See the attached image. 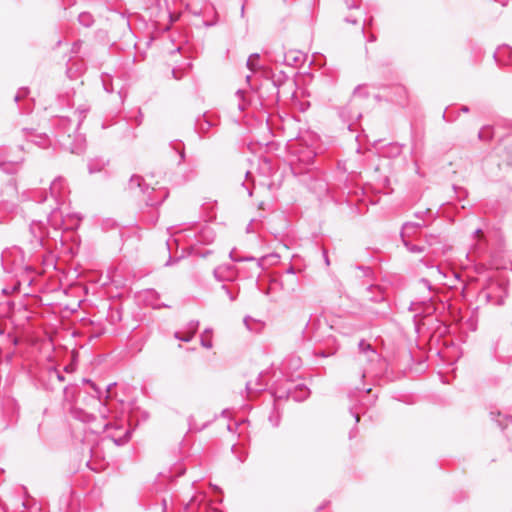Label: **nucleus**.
I'll use <instances>...</instances> for the list:
<instances>
[{
  "label": "nucleus",
  "instance_id": "nucleus-1",
  "mask_svg": "<svg viewBox=\"0 0 512 512\" xmlns=\"http://www.w3.org/2000/svg\"><path fill=\"white\" fill-rule=\"evenodd\" d=\"M502 157L506 165L512 166V149L505 150Z\"/></svg>",
  "mask_w": 512,
  "mask_h": 512
},
{
  "label": "nucleus",
  "instance_id": "nucleus-4",
  "mask_svg": "<svg viewBox=\"0 0 512 512\" xmlns=\"http://www.w3.org/2000/svg\"><path fill=\"white\" fill-rule=\"evenodd\" d=\"M178 18H179V16H178V15H176V16H171V20H172V21H176Z\"/></svg>",
  "mask_w": 512,
  "mask_h": 512
},
{
  "label": "nucleus",
  "instance_id": "nucleus-2",
  "mask_svg": "<svg viewBox=\"0 0 512 512\" xmlns=\"http://www.w3.org/2000/svg\"><path fill=\"white\" fill-rule=\"evenodd\" d=\"M476 237L478 239H482L484 237V234H483L482 230H477L476 231Z\"/></svg>",
  "mask_w": 512,
  "mask_h": 512
},
{
  "label": "nucleus",
  "instance_id": "nucleus-3",
  "mask_svg": "<svg viewBox=\"0 0 512 512\" xmlns=\"http://www.w3.org/2000/svg\"><path fill=\"white\" fill-rule=\"evenodd\" d=\"M247 65L249 66L250 69H253L254 67V60L252 58H250L247 62Z\"/></svg>",
  "mask_w": 512,
  "mask_h": 512
}]
</instances>
